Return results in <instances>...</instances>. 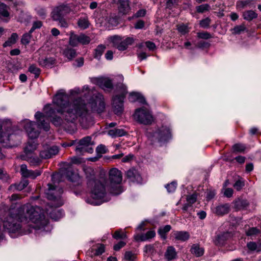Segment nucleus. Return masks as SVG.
Wrapping results in <instances>:
<instances>
[{
	"instance_id": "1",
	"label": "nucleus",
	"mask_w": 261,
	"mask_h": 261,
	"mask_svg": "<svg viewBox=\"0 0 261 261\" xmlns=\"http://www.w3.org/2000/svg\"><path fill=\"white\" fill-rule=\"evenodd\" d=\"M53 102L56 106V112L60 114V117L55 116L56 111L49 105L45 106L44 114L37 112L35 115L38 127L42 128L45 131L49 130V124L45 122V117L50 118L52 123L56 126L64 124L75 125L79 122L83 127H87L91 119V112L100 114L105 110L104 98L100 94H98L90 102L86 103L81 98L69 101V96L64 90L61 89L54 97Z\"/></svg>"
},
{
	"instance_id": "2",
	"label": "nucleus",
	"mask_w": 261,
	"mask_h": 261,
	"mask_svg": "<svg viewBox=\"0 0 261 261\" xmlns=\"http://www.w3.org/2000/svg\"><path fill=\"white\" fill-rule=\"evenodd\" d=\"M48 223L43 210L37 206L26 204L19 208L11 209L3 222L4 228L13 234L23 235L33 229H40Z\"/></svg>"
},
{
	"instance_id": "3",
	"label": "nucleus",
	"mask_w": 261,
	"mask_h": 261,
	"mask_svg": "<svg viewBox=\"0 0 261 261\" xmlns=\"http://www.w3.org/2000/svg\"><path fill=\"white\" fill-rule=\"evenodd\" d=\"M110 185L107 186L108 190L112 194L118 195L122 192L120 184L122 181V173L116 168H113L109 171Z\"/></svg>"
},
{
	"instance_id": "4",
	"label": "nucleus",
	"mask_w": 261,
	"mask_h": 261,
	"mask_svg": "<svg viewBox=\"0 0 261 261\" xmlns=\"http://www.w3.org/2000/svg\"><path fill=\"white\" fill-rule=\"evenodd\" d=\"M148 137L153 142H162L167 141L171 137L170 129L165 126L158 128L154 132L150 133Z\"/></svg>"
},
{
	"instance_id": "5",
	"label": "nucleus",
	"mask_w": 261,
	"mask_h": 261,
	"mask_svg": "<svg viewBox=\"0 0 261 261\" xmlns=\"http://www.w3.org/2000/svg\"><path fill=\"white\" fill-rule=\"evenodd\" d=\"M110 40L113 43V46L120 51L126 50L128 46L132 45L134 41L132 37L125 38L118 35L111 36Z\"/></svg>"
},
{
	"instance_id": "6",
	"label": "nucleus",
	"mask_w": 261,
	"mask_h": 261,
	"mask_svg": "<svg viewBox=\"0 0 261 261\" xmlns=\"http://www.w3.org/2000/svg\"><path fill=\"white\" fill-rule=\"evenodd\" d=\"M17 138L13 131L10 127L0 128V143L6 147H11L15 145L13 143H11Z\"/></svg>"
},
{
	"instance_id": "7",
	"label": "nucleus",
	"mask_w": 261,
	"mask_h": 261,
	"mask_svg": "<svg viewBox=\"0 0 261 261\" xmlns=\"http://www.w3.org/2000/svg\"><path fill=\"white\" fill-rule=\"evenodd\" d=\"M134 117L138 122L145 125L150 124L153 121L150 112L144 108L137 109L134 114Z\"/></svg>"
},
{
	"instance_id": "8",
	"label": "nucleus",
	"mask_w": 261,
	"mask_h": 261,
	"mask_svg": "<svg viewBox=\"0 0 261 261\" xmlns=\"http://www.w3.org/2000/svg\"><path fill=\"white\" fill-rule=\"evenodd\" d=\"M119 88H120L121 94L120 95H116L113 98V106L114 107V111L117 114H120L122 113L123 110V100L127 93L126 87L121 84Z\"/></svg>"
},
{
	"instance_id": "9",
	"label": "nucleus",
	"mask_w": 261,
	"mask_h": 261,
	"mask_svg": "<svg viewBox=\"0 0 261 261\" xmlns=\"http://www.w3.org/2000/svg\"><path fill=\"white\" fill-rule=\"evenodd\" d=\"M72 11L73 9L70 5H61L53 9L51 17L53 20H60Z\"/></svg>"
},
{
	"instance_id": "10",
	"label": "nucleus",
	"mask_w": 261,
	"mask_h": 261,
	"mask_svg": "<svg viewBox=\"0 0 261 261\" xmlns=\"http://www.w3.org/2000/svg\"><path fill=\"white\" fill-rule=\"evenodd\" d=\"M93 145L92 138L90 136H86L81 139L76 147L75 151L78 154H83L85 152L92 153L93 149L90 145Z\"/></svg>"
},
{
	"instance_id": "11",
	"label": "nucleus",
	"mask_w": 261,
	"mask_h": 261,
	"mask_svg": "<svg viewBox=\"0 0 261 261\" xmlns=\"http://www.w3.org/2000/svg\"><path fill=\"white\" fill-rule=\"evenodd\" d=\"M90 41V38L84 34L76 35L72 32H70L69 43L72 46H76L79 43L86 45L89 44Z\"/></svg>"
},
{
	"instance_id": "12",
	"label": "nucleus",
	"mask_w": 261,
	"mask_h": 261,
	"mask_svg": "<svg viewBox=\"0 0 261 261\" xmlns=\"http://www.w3.org/2000/svg\"><path fill=\"white\" fill-rule=\"evenodd\" d=\"M106 195V189L101 183L96 182L91 191V196L94 199H102Z\"/></svg>"
},
{
	"instance_id": "13",
	"label": "nucleus",
	"mask_w": 261,
	"mask_h": 261,
	"mask_svg": "<svg viewBox=\"0 0 261 261\" xmlns=\"http://www.w3.org/2000/svg\"><path fill=\"white\" fill-rule=\"evenodd\" d=\"M35 123L34 122L26 120L24 125V129L27 132L28 135L32 139L37 138L39 135V131L35 128Z\"/></svg>"
},
{
	"instance_id": "14",
	"label": "nucleus",
	"mask_w": 261,
	"mask_h": 261,
	"mask_svg": "<svg viewBox=\"0 0 261 261\" xmlns=\"http://www.w3.org/2000/svg\"><path fill=\"white\" fill-rule=\"evenodd\" d=\"M59 152V148L56 146L46 147L40 152L42 159H47L52 158Z\"/></svg>"
},
{
	"instance_id": "15",
	"label": "nucleus",
	"mask_w": 261,
	"mask_h": 261,
	"mask_svg": "<svg viewBox=\"0 0 261 261\" xmlns=\"http://www.w3.org/2000/svg\"><path fill=\"white\" fill-rule=\"evenodd\" d=\"M20 173L21 175L25 178H31L35 179L36 177L41 174V172L39 170L33 171L28 170L27 166L25 164H22L20 166Z\"/></svg>"
},
{
	"instance_id": "16",
	"label": "nucleus",
	"mask_w": 261,
	"mask_h": 261,
	"mask_svg": "<svg viewBox=\"0 0 261 261\" xmlns=\"http://www.w3.org/2000/svg\"><path fill=\"white\" fill-rule=\"evenodd\" d=\"M48 189L46 193L47 197L48 199L55 200L60 198L61 195L63 193L62 189L57 190L54 186L51 184H48Z\"/></svg>"
},
{
	"instance_id": "17",
	"label": "nucleus",
	"mask_w": 261,
	"mask_h": 261,
	"mask_svg": "<svg viewBox=\"0 0 261 261\" xmlns=\"http://www.w3.org/2000/svg\"><path fill=\"white\" fill-rule=\"evenodd\" d=\"M93 82L104 90L112 89L113 88L112 82L108 78H96L94 80Z\"/></svg>"
},
{
	"instance_id": "18",
	"label": "nucleus",
	"mask_w": 261,
	"mask_h": 261,
	"mask_svg": "<svg viewBox=\"0 0 261 261\" xmlns=\"http://www.w3.org/2000/svg\"><path fill=\"white\" fill-rule=\"evenodd\" d=\"M118 13L120 15L129 14L130 11L128 0H119L118 2Z\"/></svg>"
},
{
	"instance_id": "19",
	"label": "nucleus",
	"mask_w": 261,
	"mask_h": 261,
	"mask_svg": "<svg viewBox=\"0 0 261 261\" xmlns=\"http://www.w3.org/2000/svg\"><path fill=\"white\" fill-rule=\"evenodd\" d=\"M62 175L65 176L68 180L72 182L79 184L80 177L79 175L74 172L72 169H66L62 171Z\"/></svg>"
},
{
	"instance_id": "20",
	"label": "nucleus",
	"mask_w": 261,
	"mask_h": 261,
	"mask_svg": "<svg viewBox=\"0 0 261 261\" xmlns=\"http://www.w3.org/2000/svg\"><path fill=\"white\" fill-rule=\"evenodd\" d=\"M9 7L0 2V19L5 22H8L10 19V13L9 12Z\"/></svg>"
},
{
	"instance_id": "21",
	"label": "nucleus",
	"mask_w": 261,
	"mask_h": 261,
	"mask_svg": "<svg viewBox=\"0 0 261 261\" xmlns=\"http://www.w3.org/2000/svg\"><path fill=\"white\" fill-rule=\"evenodd\" d=\"M155 236V231L153 230H151L148 231L145 233H136L134 235V238L136 241L144 242L154 238Z\"/></svg>"
},
{
	"instance_id": "22",
	"label": "nucleus",
	"mask_w": 261,
	"mask_h": 261,
	"mask_svg": "<svg viewBox=\"0 0 261 261\" xmlns=\"http://www.w3.org/2000/svg\"><path fill=\"white\" fill-rule=\"evenodd\" d=\"M126 176L130 180L133 182L141 183L142 178L137 170L135 169H130L126 172Z\"/></svg>"
},
{
	"instance_id": "23",
	"label": "nucleus",
	"mask_w": 261,
	"mask_h": 261,
	"mask_svg": "<svg viewBox=\"0 0 261 261\" xmlns=\"http://www.w3.org/2000/svg\"><path fill=\"white\" fill-rule=\"evenodd\" d=\"M173 236L174 239L178 241L185 242L190 238V234L187 231H175L173 232Z\"/></svg>"
},
{
	"instance_id": "24",
	"label": "nucleus",
	"mask_w": 261,
	"mask_h": 261,
	"mask_svg": "<svg viewBox=\"0 0 261 261\" xmlns=\"http://www.w3.org/2000/svg\"><path fill=\"white\" fill-rule=\"evenodd\" d=\"M230 210L229 204H221L217 206L214 211V213L218 215H223L227 214Z\"/></svg>"
},
{
	"instance_id": "25",
	"label": "nucleus",
	"mask_w": 261,
	"mask_h": 261,
	"mask_svg": "<svg viewBox=\"0 0 261 261\" xmlns=\"http://www.w3.org/2000/svg\"><path fill=\"white\" fill-rule=\"evenodd\" d=\"M29 184L28 180H23L19 184L11 185L8 188V190L14 191L15 190L21 191L24 189Z\"/></svg>"
},
{
	"instance_id": "26",
	"label": "nucleus",
	"mask_w": 261,
	"mask_h": 261,
	"mask_svg": "<svg viewBox=\"0 0 261 261\" xmlns=\"http://www.w3.org/2000/svg\"><path fill=\"white\" fill-rule=\"evenodd\" d=\"M15 16L17 20L20 22H25L30 18V16L27 13L18 9H16Z\"/></svg>"
},
{
	"instance_id": "27",
	"label": "nucleus",
	"mask_w": 261,
	"mask_h": 261,
	"mask_svg": "<svg viewBox=\"0 0 261 261\" xmlns=\"http://www.w3.org/2000/svg\"><path fill=\"white\" fill-rule=\"evenodd\" d=\"M128 99L130 102L139 101L141 103H146L144 97L137 92H132L129 94Z\"/></svg>"
},
{
	"instance_id": "28",
	"label": "nucleus",
	"mask_w": 261,
	"mask_h": 261,
	"mask_svg": "<svg viewBox=\"0 0 261 261\" xmlns=\"http://www.w3.org/2000/svg\"><path fill=\"white\" fill-rule=\"evenodd\" d=\"M191 253L196 257H200L203 255L204 250L198 244H193L190 249Z\"/></svg>"
},
{
	"instance_id": "29",
	"label": "nucleus",
	"mask_w": 261,
	"mask_h": 261,
	"mask_svg": "<svg viewBox=\"0 0 261 261\" xmlns=\"http://www.w3.org/2000/svg\"><path fill=\"white\" fill-rule=\"evenodd\" d=\"M165 257L167 260H171L176 258L177 252L173 246H169L165 253Z\"/></svg>"
},
{
	"instance_id": "30",
	"label": "nucleus",
	"mask_w": 261,
	"mask_h": 261,
	"mask_svg": "<svg viewBox=\"0 0 261 261\" xmlns=\"http://www.w3.org/2000/svg\"><path fill=\"white\" fill-rule=\"evenodd\" d=\"M108 134L112 137H119L126 135L127 132L122 128H115L109 130Z\"/></svg>"
},
{
	"instance_id": "31",
	"label": "nucleus",
	"mask_w": 261,
	"mask_h": 261,
	"mask_svg": "<svg viewBox=\"0 0 261 261\" xmlns=\"http://www.w3.org/2000/svg\"><path fill=\"white\" fill-rule=\"evenodd\" d=\"M230 237V233L229 232H224L219 236L215 240V244L218 246H222L225 242Z\"/></svg>"
},
{
	"instance_id": "32",
	"label": "nucleus",
	"mask_w": 261,
	"mask_h": 261,
	"mask_svg": "<svg viewBox=\"0 0 261 261\" xmlns=\"http://www.w3.org/2000/svg\"><path fill=\"white\" fill-rule=\"evenodd\" d=\"M257 14L253 10H247L243 13V18L249 21L257 18Z\"/></svg>"
},
{
	"instance_id": "33",
	"label": "nucleus",
	"mask_w": 261,
	"mask_h": 261,
	"mask_svg": "<svg viewBox=\"0 0 261 261\" xmlns=\"http://www.w3.org/2000/svg\"><path fill=\"white\" fill-rule=\"evenodd\" d=\"M37 148V144L34 140L28 142L27 145L24 148V152L27 155L31 154Z\"/></svg>"
},
{
	"instance_id": "34",
	"label": "nucleus",
	"mask_w": 261,
	"mask_h": 261,
	"mask_svg": "<svg viewBox=\"0 0 261 261\" xmlns=\"http://www.w3.org/2000/svg\"><path fill=\"white\" fill-rule=\"evenodd\" d=\"M254 4L253 0H243L237 3V7L239 9H244L247 7H251Z\"/></svg>"
},
{
	"instance_id": "35",
	"label": "nucleus",
	"mask_w": 261,
	"mask_h": 261,
	"mask_svg": "<svg viewBox=\"0 0 261 261\" xmlns=\"http://www.w3.org/2000/svg\"><path fill=\"white\" fill-rule=\"evenodd\" d=\"M63 212L61 210H54L50 213V218L55 221H57L61 218L63 216Z\"/></svg>"
},
{
	"instance_id": "36",
	"label": "nucleus",
	"mask_w": 261,
	"mask_h": 261,
	"mask_svg": "<svg viewBox=\"0 0 261 261\" xmlns=\"http://www.w3.org/2000/svg\"><path fill=\"white\" fill-rule=\"evenodd\" d=\"M18 39V35L16 33H13L7 41L3 44L4 47L10 46L15 44Z\"/></svg>"
},
{
	"instance_id": "37",
	"label": "nucleus",
	"mask_w": 261,
	"mask_h": 261,
	"mask_svg": "<svg viewBox=\"0 0 261 261\" xmlns=\"http://www.w3.org/2000/svg\"><path fill=\"white\" fill-rule=\"evenodd\" d=\"M171 228V227L169 225L161 227L158 229V233L161 236V238L165 239L166 238V233L170 230Z\"/></svg>"
},
{
	"instance_id": "38",
	"label": "nucleus",
	"mask_w": 261,
	"mask_h": 261,
	"mask_svg": "<svg viewBox=\"0 0 261 261\" xmlns=\"http://www.w3.org/2000/svg\"><path fill=\"white\" fill-rule=\"evenodd\" d=\"M78 26L82 29H86L88 28L89 25V22L88 20L87 17H81L78 22Z\"/></svg>"
},
{
	"instance_id": "39",
	"label": "nucleus",
	"mask_w": 261,
	"mask_h": 261,
	"mask_svg": "<svg viewBox=\"0 0 261 261\" xmlns=\"http://www.w3.org/2000/svg\"><path fill=\"white\" fill-rule=\"evenodd\" d=\"M64 56L68 59L71 60L76 56V51L74 49L71 48H66L63 52Z\"/></svg>"
},
{
	"instance_id": "40",
	"label": "nucleus",
	"mask_w": 261,
	"mask_h": 261,
	"mask_svg": "<svg viewBox=\"0 0 261 261\" xmlns=\"http://www.w3.org/2000/svg\"><path fill=\"white\" fill-rule=\"evenodd\" d=\"M39 64L42 66L50 67L53 64L54 61L51 58H42L39 59Z\"/></svg>"
},
{
	"instance_id": "41",
	"label": "nucleus",
	"mask_w": 261,
	"mask_h": 261,
	"mask_svg": "<svg viewBox=\"0 0 261 261\" xmlns=\"http://www.w3.org/2000/svg\"><path fill=\"white\" fill-rule=\"evenodd\" d=\"M106 49V46L103 45H98L95 49L94 57L95 58L99 59L101 56L102 55L103 51Z\"/></svg>"
},
{
	"instance_id": "42",
	"label": "nucleus",
	"mask_w": 261,
	"mask_h": 261,
	"mask_svg": "<svg viewBox=\"0 0 261 261\" xmlns=\"http://www.w3.org/2000/svg\"><path fill=\"white\" fill-rule=\"evenodd\" d=\"M249 204L248 202L246 199H239L235 202L236 206L239 208H243L247 207Z\"/></svg>"
},
{
	"instance_id": "43",
	"label": "nucleus",
	"mask_w": 261,
	"mask_h": 261,
	"mask_svg": "<svg viewBox=\"0 0 261 261\" xmlns=\"http://www.w3.org/2000/svg\"><path fill=\"white\" fill-rule=\"evenodd\" d=\"M178 31L182 35H185L189 32L188 25L184 24H178L177 26Z\"/></svg>"
},
{
	"instance_id": "44",
	"label": "nucleus",
	"mask_w": 261,
	"mask_h": 261,
	"mask_svg": "<svg viewBox=\"0 0 261 261\" xmlns=\"http://www.w3.org/2000/svg\"><path fill=\"white\" fill-rule=\"evenodd\" d=\"M246 29V28L244 24H242L239 25H236L232 29V33L236 34H240L242 32H244Z\"/></svg>"
},
{
	"instance_id": "45",
	"label": "nucleus",
	"mask_w": 261,
	"mask_h": 261,
	"mask_svg": "<svg viewBox=\"0 0 261 261\" xmlns=\"http://www.w3.org/2000/svg\"><path fill=\"white\" fill-rule=\"evenodd\" d=\"M30 31L29 33L24 34L22 36L21 41L23 44L27 45L30 43L32 37Z\"/></svg>"
},
{
	"instance_id": "46",
	"label": "nucleus",
	"mask_w": 261,
	"mask_h": 261,
	"mask_svg": "<svg viewBox=\"0 0 261 261\" xmlns=\"http://www.w3.org/2000/svg\"><path fill=\"white\" fill-rule=\"evenodd\" d=\"M29 71L35 75V77H38L40 73V70L34 65H31L29 68Z\"/></svg>"
},
{
	"instance_id": "47",
	"label": "nucleus",
	"mask_w": 261,
	"mask_h": 261,
	"mask_svg": "<svg viewBox=\"0 0 261 261\" xmlns=\"http://www.w3.org/2000/svg\"><path fill=\"white\" fill-rule=\"evenodd\" d=\"M232 148L233 151L235 152H242L245 150L246 146L244 144L238 143L234 144Z\"/></svg>"
},
{
	"instance_id": "48",
	"label": "nucleus",
	"mask_w": 261,
	"mask_h": 261,
	"mask_svg": "<svg viewBox=\"0 0 261 261\" xmlns=\"http://www.w3.org/2000/svg\"><path fill=\"white\" fill-rule=\"evenodd\" d=\"M115 239H125L126 238V234L124 232H122L121 230H118L115 232L113 236Z\"/></svg>"
},
{
	"instance_id": "49",
	"label": "nucleus",
	"mask_w": 261,
	"mask_h": 261,
	"mask_svg": "<svg viewBox=\"0 0 261 261\" xmlns=\"http://www.w3.org/2000/svg\"><path fill=\"white\" fill-rule=\"evenodd\" d=\"M37 14L42 18H45L46 16V10L45 8L38 7L36 9Z\"/></svg>"
},
{
	"instance_id": "50",
	"label": "nucleus",
	"mask_w": 261,
	"mask_h": 261,
	"mask_svg": "<svg viewBox=\"0 0 261 261\" xmlns=\"http://www.w3.org/2000/svg\"><path fill=\"white\" fill-rule=\"evenodd\" d=\"M210 9V5L208 4H203L196 7V11L198 13H203L207 11Z\"/></svg>"
},
{
	"instance_id": "51",
	"label": "nucleus",
	"mask_w": 261,
	"mask_h": 261,
	"mask_svg": "<svg viewBox=\"0 0 261 261\" xmlns=\"http://www.w3.org/2000/svg\"><path fill=\"white\" fill-rule=\"evenodd\" d=\"M177 186V183L173 181L169 184L167 185L165 187L169 193H172L175 191Z\"/></svg>"
},
{
	"instance_id": "52",
	"label": "nucleus",
	"mask_w": 261,
	"mask_h": 261,
	"mask_svg": "<svg viewBox=\"0 0 261 261\" xmlns=\"http://www.w3.org/2000/svg\"><path fill=\"white\" fill-rule=\"evenodd\" d=\"M166 7L171 9L178 5L179 0H165Z\"/></svg>"
},
{
	"instance_id": "53",
	"label": "nucleus",
	"mask_w": 261,
	"mask_h": 261,
	"mask_svg": "<svg viewBox=\"0 0 261 261\" xmlns=\"http://www.w3.org/2000/svg\"><path fill=\"white\" fill-rule=\"evenodd\" d=\"M42 26V22L41 21L37 20L33 23L32 27L30 31V33H32L36 29H40Z\"/></svg>"
},
{
	"instance_id": "54",
	"label": "nucleus",
	"mask_w": 261,
	"mask_h": 261,
	"mask_svg": "<svg viewBox=\"0 0 261 261\" xmlns=\"http://www.w3.org/2000/svg\"><path fill=\"white\" fill-rule=\"evenodd\" d=\"M245 186L244 181L239 179L234 184L233 187L237 190L240 191Z\"/></svg>"
},
{
	"instance_id": "55",
	"label": "nucleus",
	"mask_w": 261,
	"mask_h": 261,
	"mask_svg": "<svg viewBox=\"0 0 261 261\" xmlns=\"http://www.w3.org/2000/svg\"><path fill=\"white\" fill-rule=\"evenodd\" d=\"M96 151L97 154L101 155L102 154L107 152V149L105 145L101 144L96 147Z\"/></svg>"
},
{
	"instance_id": "56",
	"label": "nucleus",
	"mask_w": 261,
	"mask_h": 261,
	"mask_svg": "<svg viewBox=\"0 0 261 261\" xmlns=\"http://www.w3.org/2000/svg\"><path fill=\"white\" fill-rule=\"evenodd\" d=\"M197 37L199 38L204 39H208L212 37V35L207 32L198 33Z\"/></svg>"
},
{
	"instance_id": "57",
	"label": "nucleus",
	"mask_w": 261,
	"mask_h": 261,
	"mask_svg": "<svg viewBox=\"0 0 261 261\" xmlns=\"http://www.w3.org/2000/svg\"><path fill=\"white\" fill-rule=\"evenodd\" d=\"M211 23V19L207 17L205 19L201 20L200 21V26L202 28H205L209 27Z\"/></svg>"
},
{
	"instance_id": "58",
	"label": "nucleus",
	"mask_w": 261,
	"mask_h": 261,
	"mask_svg": "<svg viewBox=\"0 0 261 261\" xmlns=\"http://www.w3.org/2000/svg\"><path fill=\"white\" fill-rule=\"evenodd\" d=\"M125 259L128 261H134L135 255L130 251H127L125 253Z\"/></svg>"
},
{
	"instance_id": "59",
	"label": "nucleus",
	"mask_w": 261,
	"mask_h": 261,
	"mask_svg": "<svg viewBox=\"0 0 261 261\" xmlns=\"http://www.w3.org/2000/svg\"><path fill=\"white\" fill-rule=\"evenodd\" d=\"M247 246L251 251H256L257 252V244L253 242H250L247 243Z\"/></svg>"
},
{
	"instance_id": "60",
	"label": "nucleus",
	"mask_w": 261,
	"mask_h": 261,
	"mask_svg": "<svg viewBox=\"0 0 261 261\" xmlns=\"http://www.w3.org/2000/svg\"><path fill=\"white\" fill-rule=\"evenodd\" d=\"M259 230L255 227H252L250 228L247 232L246 234L248 236H252L256 235L259 233Z\"/></svg>"
},
{
	"instance_id": "61",
	"label": "nucleus",
	"mask_w": 261,
	"mask_h": 261,
	"mask_svg": "<svg viewBox=\"0 0 261 261\" xmlns=\"http://www.w3.org/2000/svg\"><path fill=\"white\" fill-rule=\"evenodd\" d=\"M197 199V195L196 194H193L191 195H189L187 197V201L188 202L190 203L191 204L195 203Z\"/></svg>"
},
{
	"instance_id": "62",
	"label": "nucleus",
	"mask_w": 261,
	"mask_h": 261,
	"mask_svg": "<svg viewBox=\"0 0 261 261\" xmlns=\"http://www.w3.org/2000/svg\"><path fill=\"white\" fill-rule=\"evenodd\" d=\"M9 178V177L7 174L6 172L0 169V179H2L4 181H7Z\"/></svg>"
},
{
	"instance_id": "63",
	"label": "nucleus",
	"mask_w": 261,
	"mask_h": 261,
	"mask_svg": "<svg viewBox=\"0 0 261 261\" xmlns=\"http://www.w3.org/2000/svg\"><path fill=\"white\" fill-rule=\"evenodd\" d=\"M105 251L104 245L100 244L98 246V248L96 249L94 254L95 255H99L101 254Z\"/></svg>"
},
{
	"instance_id": "64",
	"label": "nucleus",
	"mask_w": 261,
	"mask_h": 261,
	"mask_svg": "<svg viewBox=\"0 0 261 261\" xmlns=\"http://www.w3.org/2000/svg\"><path fill=\"white\" fill-rule=\"evenodd\" d=\"M233 191L231 188H226L224 191V195L226 197H231L233 195Z\"/></svg>"
}]
</instances>
